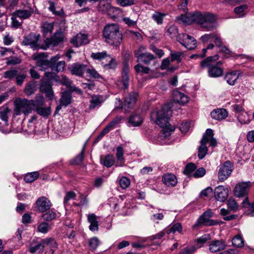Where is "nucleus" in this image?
<instances>
[{
  "label": "nucleus",
  "mask_w": 254,
  "mask_h": 254,
  "mask_svg": "<svg viewBox=\"0 0 254 254\" xmlns=\"http://www.w3.org/2000/svg\"><path fill=\"white\" fill-rule=\"evenodd\" d=\"M38 172H33L27 174L24 178V180L26 183H32L36 180L39 177Z\"/></svg>",
  "instance_id": "obj_37"
},
{
  "label": "nucleus",
  "mask_w": 254,
  "mask_h": 254,
  "mask_svg": "<svg viewBox=\"0 0 254 254\" xmlns=\"http://www.w3.org/2000/svg\"><path fill=\"white\" fill-rule=\"evenodd\" d=\"M232 167L231 162L227 161L220 167L218 174L220 181H224L228 178L232 171Z\"/></svg>",
  "instance_id": "obj_15"
},
{
  "label": "nucleus",
  "mask_w": 254,
  "mask_h": 254,
  "mask_svg": "<svg viewBox=\"0 0 254 254\" xmlns=\"http://www.w3.org/2000/svg\"><path fill=\"white\" fill-rule=\"evenodd\" d=\"M32 101L25 98H18L14 101V114L16 116L22 114L27 116L32 112Z\"/></svg>",
  "instance_id": "obj_4"
},
{
  "label": "nucleus",
  "mask_w": 254,
  "mask_h": 254,
  "mask_svg": "<svg viewBox=\"0 0 254 254\" xmlns=\"http://www.w3.org/2000/svg\"><path fill=\"white\" fill-rule=\"evenodd\" d=\"M241 74L242 72L239 70L230 71L226 74L225 79L228 84L234 85Z\"/></svg>",
  "instance_id": "obj_24"
},
{
  "label": "nucleus",
  "mask_w": 254,
  "mask_h": 254,
  "mask_svg": "<svg viewBox=\"0 0 254 254\" xmlns=\"http://www.w3.org/2000/svg\"><path fill=\"white\" fill-rule=\"evenodd\" d=\"M196 167L193 163H189L185 167L184 173L189 176H190L193 172L195 170Z\"/></svg>",
  "instance_id": "obj_51"
},
{
  "label": "nucleus",
  "mask_w": 254,
  "mask_h": 254,
  "mask_svg": "<svg viewBox=\"0 0 254 254\" xmlns=\"http://www.w3.org/2000/svg\"><path fill=\"white\" fill-rule=\"evenodd\" d=\"M229 190L223 186H219L214 190V196L216 199L220 202H224L228 196Z\"/></svg>",
  "instance_id": "obj_17"
},
{
  "label": "nucleus",
  "mask_w": 254,
  "mask_h": 254,
  "mask_svg": "<svg viewBox=\"0 0 254 254\" xmlns=\"http://www.w3.org/2000/svg\"><path fill=\"white\" fill-rule=\"evenodd\" d=\"M183 230L182 224L180 223H176L172 225V226L168 229H167L166 232L168 234L171 233H175L176 232L181 233Z\"/></svg>",
  "instance_id": "obj_40"
},
{
  "label": "nucleus",
  "mask_w": 254,
  "mask_h": 254,
  "mask_svg": "<svg viewBox=\"0 0 254 254\" xmlns=\"http://www.w3.org/2000/svg\"><path fill=\"white\" fill-rule=\"evenodd\" d=\"M54 23L45 22L42 26V30L44 35H46L48 34H51L53 31Z\"/></svg>",
  "instance_id": "obj_35"
},
{
  "label": "nucleus",
  "mask_w": 254,
  "mask_h": 254,
  "mask_svg": "<svg viewBox=\"0 0 254 254\" xmlns=\"http://www.w3.org/2000/svg\"><path fill=\"white\" fill-rule=\"evenodd\" d=\"M176 21L180 24H190L195 22L206 31H211L217 27V18L209 12L195 11L188 15L182 14L176 17Z\"/></svg>",
  "instance_id": "obj_1"
},
{
  "label": "nucleus",
  "mask_w": 254,
  "mask_h": 254,
  "mask_svg": "<svg viewBox=\"0 0 254 254\" xmlns=\"http://www.w3.org/2000/svg\"><path fill=\"white\" fill-rule=\"evenodd\" d=\"M172 116V111L169 105H163L159 110L153 111L151 114V120L162 128H166L170 131L174 130L169 121Z\"/></svg>",
  "instance_id": "obj_2"
},
{
  "label": "nucleus",
  "mask_w": 254,
  "mask_h": 254,
  "mask_svg": "<svg viewBox=\"0 0 254 254\" xmlns=\"http://www.w3.org/2000/svg\"><path fill=\"white\" fill-rule=\"evenodd\" d=\"M69 69L72 74L82 76L87 70V65L83 64L76 63L73 64Z\"/></svg>",
  "instance_id": "obj_21"
},
{
  "label": "nucleus",
  "mask_w": 254,
  "mask_h": 254,
  "mask_svg": "<svg viewBox=\"0 0 254 254\" xmlns=\"http://www.w3.org/2000/svg\"><path fill=\"white\" fill-rule=\"evenodd\" d=\"M222 63L221 62H218L215 64L210 66L208 70V75L211 77H218L223 74V69L219 67Z\"/></svg>",
  "instance_id": "obj_20"
},
{
  "label": "nucleus",
  "mask_w": 254,
  "mask_h": 254,
  "mask_svg": "<svg viewBox=\"0 0 254 254\" xmlns=\"http://www.w3.org/2000/svg\"><path fill=\"white\" fill-rule=\"evenodd\" d=\"M71 102V95L68 92H64L62 93L61 98L60 100V103L64 107L70 104Z\"/></svg>",
  "instance_id": "obj_34"
},
{
  "label": "nucleus",
  "mask_w": 254,
  "mask_h": 254,
  "mask_svg": "<svg viewBox=\"0 0 254 254\" xmlns=\"http://www.w3.org/2000/svg\"><path fill=\"white\" fill-rule=\"evenodd\" d=\"M234 111L238 114V119L241 124H248L251 122L249 115L245 112L243 107L235 104L233 106Z\"/></svg>",
  "instance_id": "obj_14"
},
{
  "label": "nucleus",
  "mask_w": 254,
  "mask_h": 254,
  "mask_svg": "<svg viewBox=\"0 0 254 254\" xmlns=\"http://www.w3.org/2000/svg\"><path fill=\"white\" fill-rule=\"evenodd\" d=\"M32 13L33 9L31 7L16 10L11 15V26L15 28L19 27L22 21L29 18Z\"/></svg>",
  "instance_id": "obj_5"
},
{
  "label": "nucleus",
  "mask_w": 254,
  "mask_h": 254,
  "mask_svg": "<svg viewBox=\"0 0 254 254\" xmlns=\"http://www.w3.org/2000/svg\"><path fill=\"white\" fill-rule=\"evenodd\" d=\"M40 38L39 34L30 33L24 37L22 44L25 46H30L34 50H37L40 48L42 49L38 43Z\"/></svg>",
  "instance_id": "obj_12"
},
{
  "label": "nucleus",
  "mask_w": 254,
  "mask_h": 254,
  "mask_svg": "<svg viewBox=\"0 0 254 254\" xmlns=\"http://www.w3.org/2000/svg\"><path fill=\"white\" fill-rule=\"evenodd\" d=\"M134 68L135 72L137 73L147 74L150 71V68L148 67L143 66L139 63L135 65Z\"/></svg>",
  "instance_id": "obj_46"
},
{
  "label": "nucleus",
  "mask_w": 254,
  "mask_h": 254,
  "mask_svg": "<svg viewBox=\"0 0 254 254\" xmlns=\"http://www.w3.org/2000/svg\"><path fill=\"white\" fill-rule=\"evenodd\" d=\"M211 117L216 120H221L228 116V113L224 109H217L211 112Z\"/></svg>",
  "instance_id": "obj_27"
},
{
  "label": "nucleus",
  "mask_w": 254,
  "mask_h": 254,
  "mask_svg": "<svg viewBox=\"0 0 254 254\" xmlns=\"http://www.w3.org/2000/svg\"><path fill=\"white\" fill-rule=\"evenodd\" d=\"M248 9L247 4H242L234 8L233 11L238 17L241 18L245 16L248 12Z\"/></svg>",
  "instance_id": "obj_31"
},
{
  "label": "nucleus",
  "mask_w": 254,
  "mask_h": 254,
  "mask_svg": "<svg viewBox=\"0 0 254 254\" xmlns=\"http://www.w3.org/2000/svg\"><path fill=\"white\" fill-rule=\"evenodd\" d=\"M56 217V213L52 210H50L42 215L44 220L50 221L53 220Z\"/></svg>",
  "instance_id": "obj_55"
},
{
  "label": "nucleus",
  "mask_w": 254,
  "mask_h": 254,
  "mask_svg": "<svg viewBox=\"0 0 254 254\" xmlns=\"http://www.w3.org/2000/svg\"><path fill=\"white\" fill-rule=\"evenodd\" d=\"M103 101V97L102 96H92L90 101L89 109L92 110L96 107H99L101 106Z\"/></svg>",
  "instance_id": "obj_30"
},
{
  "label": "nucleus",
  "mask_w": 254,
  "mask_h": 254,
  "mask_svg": "<svg viewBox=\"0 0 254 254\" xmlns=\"http://www.w3.org/2000/svg\"><path fill=\"white\" fill-rule=\"evenodd\" d=\"M49 225L46 222L41 223L38 227V231L44 234L47 233L49 231Z\"/></svg>",
  "instance_id": "obj_61"
},
{
  "label": "nucleus",
  "mask_w": 254,
  "mask_h": 254,
  "mask_svg": "<svg viewBox=\"0 0 254 254\" xmlns=\"http://www.w3.org/2000/svg\"><path fill=\"white\" fill-rule=\"evenodd\" d=\"M32 101V107L33 110H35L37 108L43 107L44 105V99L43 96L41 94L36 95L35 99L29 100Z\"/></svg>",
  "instance_id": "obj_29"
},
{
  "label": "nucleus",
  "mask_w": 254,
  "mask_h": 254,
  "mask_svg": "<svg viewBox=\"0 0 254 254\" xmlns=\"http://www.w3.org/2000/svg\"><path fill=\"white\" fill-rule=\"evenodd\" d=\"M86 72L89 74V76L95 79L101 78V75L93 68H88L87 66Z\"/></svg>",
  "instance_id": "obj_52"
},
{
  "label": "nucleus",
  "mask_w": 254,
  "mask_h": 254,
  "mask_svg": "<svg viewBox=\"0 0 254 254\" xmlns=\"http://www.w3.org/2000/svg\"><path fill=\"white\" fill-rule=\"evenodd\" d=\"M43 244H44V245H48L49 246L51 250L53 251V253L55 249L57 248V244L56 241L54 239L52 238H46L45 239L42 240Z\"/></svg>",
  "instance_id": "obj_48"
},
{
  "label": "nucleus",
  "mask_w": 254,
  "mask_h": 254,
  "mask_svg": "<svg viewBox=\"0 0 254 254\" xmlns=\"http://www.w3.org/2000/svg\"><path fill=\"white\" fill-rule=\"evenodd\" d=\"M102 163L106 167L110 168L113 165L115 162V159L112 155L106 156L102 160Z\"/></svg>",
  "instance_id": "obj_45"
},
{
  "label": "nucleus",
  "mask_w": 254,
  "mask_h": 254,
  "mask_svg": "<svg viewBox=\"0 0 254 254\" xmlns=\"http://www.w3.org/2000/svg\"><path fill=\"white\" fill-rule=\"evenodd\" d=\"M84 147L82 149V150L78 155L76 156V157L74 158L72 160V163L74 165H79L81 164L82 162V161L84 158Z\"/></svg>",
  "instance_id": "obj_56"
},
{
  "label": "nucleus",
  "mask_w": 254,
  "mask_h": 254,
  "mask_svg": "<svg viewBox=\"0 0 254 254\" xmlns=\"http://www.w3.org/2000/svg\"><path fill=\"white\" fill-rule=\"evenodd\" d=\"M27 75L26 73L24 72H18L15 78L16 83L18 85H22Z\"/></svg>",
  "instance_id": "obj_47"
},
{
  "label": "nucleus",
  "mask_w": 254,
  "mask_h": 254,
  "mask_svg": "<svg viewBox=\"0 0 254 254\" xmlns=\"http://www.w3.org/2000/svg\"><path fill=\"white\" fill-rule=\"evenodd\" d=\"M167 32L168 35L171 38H173L175 37L178 36L179 34H178V30L177 26L174 25L170 26L167 29Z\"/></svg>",
  "instance_id": "obj_49"
},
{
  "label": "nucleus",
  "mask_w": 254,
  "mask_h": 254,
  "mask_svg": "<svg viewBox=\"0 0 254 254\" xmlns=\"http://www.w3.org/2000/svg\"><path fill=\"white\" fill-rule=\"evenodd\" d=\"M35 111L37 112V113L42 116L43 117H48L51 114V110L50 107H41L39 108H37Z\"/></svg>",
  "instance_id": "obj_38"
},
{
  "label": "nucleus",
  "mask_w": 254,
  "mask_h": 254,
  "mask_svg": "<svg viewBox=\"0 0 254 254\" xmlns=\"http://www.w3.org/2000/svg\"><path fill=\"white\" fill-rule=\"evenodd\" d=\"M34 59L37 60L36 66L39 68V70L42 71H46L49 68H51V60L43 59L41 58V54L37 55Z\"/></svg>",
  "instance_id": "obj_23"
},
{
  "label": "nucleus",
  "mask_w": 254,
  "mask_h": 254,
  "mask_svg": "<svg viewBox=\"0 0 254 254\" xmlns=\"http://www.w3.org/2000/svg\"><path fill=\"white\" fill-rule=\"evenodd\" d=\"M227 206L232 210L236 211L238 209V204L233 198H230L227 201Z\"/></svg>",
  "instance_id": "obj_64"
},
{
  "label": "nucleus",
  "mask_w": 254,
  "mask_h": 254,
  "mask_svg": "<svg viewBox=\"0 0 254 254\" xmlns=\"http://www.w3.org/2000/svg\"><path fill=\"white\" fill-rule=\"evenodd\" d=\"M70 42L76 47L89 43L87 35L78 33L70 39Z\"/></svg>",
  "instance_id": "obj_18"
},
{
  "label": "nucleus",
  "mask_w": 254,
  "mask_h": 254,
  "mask_svg": "<svg viewBox=\"0 0 254 254\" xmlns=\"http://www.w3.org/2000/svg\"><path fill=\"white\" fill-rule=\"evenodd\" d=\"M189 0H181L180 4L178 5L179 10L184 13H187L188 11V4Z\"/></svg>",
  "instance_id": "obj_63"
},
{
  "label": "nucleus",
  "mask_w": 254,
  "mask_h": 254,
  "mask_svg": "<svg viewBox=\"0 0 254 254\" xmlns=\"http://www.w3.org/2000/svg\"><path fill=\"white\" fill-rule=\"evenodd\" d=\"M124 150L122 146H119L117 148L116 157L117 159V163L120 166H123L125 162L124 158Z\"/></svg>",
  "instance_id": "obj_33"
},
{
  "label": "nucleus",
  "mask_w": 254,
  "mask_h": 254,
  "mask_svg": "<svg viewBox=\"0 0 254 254\" xmlns=\"http://www.w3.org/2000/svg\"><path fill=\"white\" fill-rule=\"evenodd\" d=\"M119 183L121 187L123 189L127 188L130 184L129 179L126 177H122L120 179Z\"/></svg>",
  "instance_id": "obj_60"
},
{
  "label": "nucleus",
  "mask_w": 254,
  "mask_h": 254,
  "mask_svg": "<svg viewBox=\"0 0 254 254\" xmlns=\"http://www.w3.org/2000/svg\"><path fill=\"white\" fill-rule=\"evenodd\" d=\"M173 96L174 101L181 105L188 103L189 100L187 95L178 90L173 92Z\"/></svg>",
  "instance_id": "obj_25"
},
{
  "label": "nucleus",
  "mask_w": 254,
  "mask_h": 254,
  "mask_svg": "<svg viewBox=\"0 0 254 254\" xmlns=\"http://www.w3.org/2000/svg\"><path fill=\"white\" fill-rule=\"evenodd\" d=\"M137 97L138 93L137 92H130L125 99V105L127 106L128 108L133 106L136 103Z\"/></svg>",
  "instance_id": "obj_28"
},
{
  "label": "nucleus",
  "mask_w": 254,
  "mask_h": 254,
  "mask_svg": "<svg viewBox=\"0 0 254 254\" xmlns=\"http://www.w3.org/2000/svg\"><path fill=\"white\" fill-rule=\"evenodd\" d=\"M142 123V119L141 117L138 115H132L129 117L128 119V123L130 126L132 127L140 126Z\"/></svg>",
  "instance_id": "obj_32"
},
{
  "label": "nucleus",
  "mask_w": 254,
  "mask_h": 254,
  "mask_svg": "<svg viewBox=\"0 0 254 254\" xmlns=\"http://www.w3.org/2000/svg\"><path fill=\"white\" fill-rule=\"evenodd\" d=\"M6 60V64L7 65H16L20 64L22 62V60L20 58L16 57L7 58Z\"/></svg>",
  "instance_id": "obj_58"
},
{
  "label": "nucleus",
  "mask_w": 254,
  "mask_h": 254,
  "mask_svg": "<svg viewBox=\"0 0 254 254\" xmlns=\"http://www.w3.org/2000/svg\"><path fill=\"white\" fill-rule=\"evenodd\" d=\"M251 182L248 181L242 182L237 184L234 190L235 195L239 197L247 195L251 186Z\"/></svg>",
  "instance_id": "obj_16"
},
{
  "label": "nucleus",
  "mask_w": 254,
  "mask_h": 254,
  "mask_svg": "<svg viewBox=\"0 0 254 254\" xmlns=\"http://www.w3.org/2000/svg\"><path fill=\"white\" fill-rule=\"evenodd\" d=\"M98 10L112 15L119 8L111 5V0H100L97 6Z\"/></svg>",
  "instance_id": "obj_13"
},
{
  "label": "nucleus",
  "mask_w": 254,
  "mask_h": 254,
  "mask_svg": "<svg viewBox=\"0 0 254 254\" xmlns=\"http://www.w3.org/2000/svg\"><path fill=\"white\" fill-rule=\"evenodd\" d=\"M64 35L62 32H56L51 38H47L44 41V45L42 47L46 50L50 47L58 46L64 41Z\"/></svg>",
  "instance_id": "obj_11"
},
{
  "label": "nucleus",
  "mask_w": 254,
  "mask_h": 254,
  "mask_svg": "<svg viewBox=\"0 0 254 254\" xmlns=\"http://www.w3.org/2000/svg\"><path fill=\"white\" fill-rule=\"evenodd\" d=\"M232 244L236 247H242L244 246V241L241 236L237 235L233 239Z\"/></svg>",
  "instance_id": "obj_59"
},
{
  "label": "nucleus",
  "mask_w": 254,
  "mask_h": 254,
  "mask_svg": "<svg viewBox=\"0 0 254 254\" xmlns=\"http://www.w3.org/2000/svg\"><path fill=\"white\" fill-rule=\"evenodd\" d=\"M206 142H202L200 141V145L198 148V157L199 159H203L207 154L208 149L206 145Z\"/></svg>",
  "instance_id": "obj_39"
},
{
  "label": "nucleus",
  "mask_w": 254,
  "mask_h": 254,
  "mask_svg": "<svg viewBox=\"0 0 254 254\" xmlns=\"http://www.w3.org/2000/svg\"><path fill=\"white\" fill-rule=\"evenodd\" d=\"M218 59V55H215L213 57H209L201 62L200 65L202 67H207L209 69L210 66L212 65V64H211V62L212 61H216Z\"/></svg>",
  "instance_id": "obj_43"
},
{
  "label": "nucleus",
  "mask_w": 254,
  "mask_h": 254,
  "mask_svg": "<svg viewBox=\"0 0 254 254\" xmlns=\"http://www.w3.org/2000/svg\"><path fill=\"white\" fill-rule=\"evenodd\" d=\"M163 183L168 187H174L178 183L176 176L172 173H167L162 176Z\"/></svg>",
  "instance_id": "obj_22"
},
{
  "label": "nucleus",
  "mask_w": 254,
  "mask_h": 254,
  "mask_svg": "<svg viewBox=\"0 0 254 254\" xmlns=\"http://www.w3.org/2000/svg\"><path fill=\"white\" fill-rule=\"evenodd\" d=\"M38 210L41 212H45L51 208V203L46 197L42 196L39 197L36 202Z\"/></svg>",
  "instance_id": "obj_19"
},
{
  "label": "nucleus",
  "mask_w": 254,
  "mask_h": 254,
  "mask_svg": "<svg viewBox=\"0 0 254 254\" xmlns=\"http://www.w3.org/2000/svg\"><path fill=\"white\" fill-rule=\"evenodd\" d=\"M177 41L189 50H192L197 47L196 39L186 33H180L177 36Z\"/></svg>",
  "instance_id": "obj_9"
},
{
  "label": "nucleus",
  "mask_w": 254,
  "mask_h": 254,
  "mask_svg": "<svg viewBox=\"0 0 254 254\" xmlns=\"http://www.w3.org/2000/svg\"><path fill=\"white\" fill-rule=\"evenodd\" d=\"M196 250V248L194 246L186 247L182 249L179 254H193Z\"/></svg>",
  "instance_id": "obj_53"
},
{
  "label": "nucleus",
  "mask_w": 254,
  "mask_h": 254,
  "mask_svg": "<svg viewBox=\"0 0 254 254\" xmlns=\"http://www.w3.org/2000/svg\"><path fill=\"white\" fill-rule=\"evenodd\" d=\"M59 55L52 57L51 58V69L52 72H45V75L48 78H52L54 77L55 74L57 72L62 71L65 67V62L59 61Z\"/></svg>",
  "instance_id": "obj_7"
},
{
  "label": "nucleus",
  "mask_w": 254,
  "mask_h": 254,
  "mask_svg": "<svg viewBox=\"0 0 254 254\" xmlns=\"http://www.w3.org/2000/svg\"><path fill=\"white\" fill-rule=\"evenodd\" d=\"M99 245V240L96 237H94L90 239L89 241V246L91 251H95Z\"/></svg>",
  "instance_id": "obj_57"
},
{
  "label": "nucleus",
  "mask_w": 254,
  "mask_h": 254,
  "mask_svg": "<svg viewBox=\"0 0 254 254\" xmlns=\"http://www.w3.org/2000/svg\"><path fill=\"white\" fill-rule=\"evenodd\" d=\"M134 56L137 59V62H140L147 65L150 64L151 61L155 59L152 54L146 51L145 47L142 46L134 51Z\"/></svg>",
  "instance_id": "obj_8"
},
{
  "label": "nucleus",
  "mask_w": 254,
  "mask_h": 254,
  "mask_svg": "<svg viewBox=\"0 0 254 254\" xmlns=\"http://www.w3.org/2000/svg\"><path fill=\"white\" fill-rule=\"evenodd\" d=\"M211 237L209 234H207L202 235L200 238L196 240V249L203 246L204 244L208 240H210Z\"/></svg>",
  "instance_id": "obj_36"
},
{
  "label": "nucleus",
  "mask_w": 254,
  "mask_h": 254,
  "mask_svg": "<svg viewBox=\"0 0 254 254\" xmlns=\"http://www.w3.org/2000/svg\"><path fill=\"white\" fill-rule=\"evenodd\" d=\"M166 15V14L165 13L156 11L152 15V17L158 24H161L162 23L163 19Z\"/></svg>",
  "instance_id": "obj_50"
},
{
  "label": "nucleus",
  "mask_w": 254,
  "mask_h": 254,
  "mask_svg": "<svg viewBox=\"0 0 254 254\" xmlns=\"http://www.w3.org/2000/svg\"><path fill=\"white\" fill-rule=\"evenodd\" d=\"M213 212L210 210L205 211L197 220L194 227L199 225L214 226L221 224L222 222H217L210 218L213 216Z\"/></svg>",
  "instance_id": "obj_10"
},
{
  "label": "nucleus",
  "mask_w": 254,
  "mask_h": 254,
  "mask_svg": "<svg viewBox=\"0 0 254 254\" xmlns=\"http://www.w3.org/2000/svg\"><path fill=\"white\" fill-rule=\"evenodd\" d=\"M103 35L105 42L111 46L118 47L122 41V34L116 24L106 25L103 31Z\"/></svg>",
  "instance_id": "obj_3"
},
{
  "label": "nucleus",
  "mask_w": 254,
  "mask_h": 254,
  "mask_svg": "<svg viewBox=\"0 0 254 254\" xmlns=\"http://www.w3.org/2000/svg\"><path fill=\"white\" fill-rule=\"evenodd\" d=\"M91 57L93 59L98 61H102L106 59L108 63L103 65L104 68L107 69H114L116 66L117 62L116 60L111 57L110 55H108L106 51L92 53L91 55Z\"/></svg>",
  "instance_id": "obj_6"
},
{
  "label": "nucleus",
  "mask_w": 254,
  "mask_h": 254,
  "mask_svg": "<svg viewBox=\"0 0 254 254\" xmlns=\"http://www.w3.org/2000/svg\"><path fill=\"white\" fill-rule=\"evenodd\" d=\"M36 91V84L34 82L27 83L25 87L24 93L28 96L33 94Z\"/></svg>",
  "instance_id": "obj_44"
},
{
  "label": "nucleus",
  "mask_w": 254,
  "mask_h": 254,
  "mask_svg": "<svg viewBox=\"0 0 254 254\" xmlns=\"http://www.w3.org/2000/svg\"><path fill=\"white\" fill-rule=\"evenodd\" d=\"M18 71L15 68H11L3 73V77L9 80L15 79Z\"/></svg>",
  "instance_id": "obj_42"
},
{
  "label": "nucleus",
  "mask_w": 254,
  "mask_h": 254,
  "mask_svg": "<svg viewBox=\"0 0 254 254\" xmlns=\"http://www.w3.org/2000/svg\"><path fill=\"white\" fill-rule=\"evenodd\" d=\"M213 136V131L212 129L208 128L205 131V133L203 135L201 142L207 143L209 139L212 138Z\"/></svg>",
  "instance_id": "obj_54"
},
{
  "label": "nucleus",
  "mask_w": 254,
  "mask_h": 254,
  "mask_svg": "<svg viewBox=\"0 0 254 254\" xmlns=\"http://www.w3.org/2000/svg\"><path fill=\"white\" fill-rule=\"evenodd\" d=\"M183 55V53L182 52H175L171 53V59L172 62L177 61L178 62L181 61V57Z\"/></svg>",
  "instance_id": "obj_62"
},
{
  "label": "nucleus",
  "mask_w": 254,
  "mask_h": 254,
  "mask_svg": "<svg viewBox=\"0 0 254 254\" xmlns=\"http://www.w3.org/2000/svg\"><path fill=\"white\" fill-rule=\"evenodd\" d=\"M9 112L10 109L7 106H3L0 108V118L5 123L7 122L8 114Z\"/></svg>",
  "instance_id": "obj_41"
},
{
  "label": "nucleus",
  "mask_w": 254,
  "mask_h": 254,
  "mask_svg": "<svg viewBox=\"0 0 254 254\" xmlns=\"http://www.w3.org/2000/svg\"><path fill=\"white\" fill-rule=\"evenodd\" d=\"M225 246V243L223 240H214L211 242L209 247L211 252L215 253L224 250Z\"/></svg>",
  "instance_id": "obj_26"
}]
</instances>
